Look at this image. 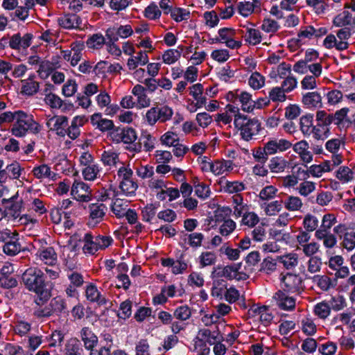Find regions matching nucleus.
I'll return each instance as SVG.
<instances>
[{
	"label": "nucleus",
	"instance_id": "obj_40",
	"mask_svg": "<svg viewBox=\"0 0 355 355\" xmlns=\"http://www.w3.org/2000/svg\"><path fill=\"white\" fill-rule=\"evenodd\" d=\"M181 51L178 49H168L164 51L162 59L165 64H171L175 62L181 56Z\"/></svg>",
	"mask_w": 355,
	"mask_h": 355
},
{
	"label": "nucleus",
	"instance_id": "obj_15",
	"mask_svg": "<svg viewBox=\"0 0 355 355\" xmlns=\"http://www.w3.org/2000/svg\"><path fill=\"white\" fill-rule=\"evenodd\" d=\"M235 101H239L241 104L242 110L245 112H252L256 107V101L252 100V95L246 92L236 94Z\"/></svg>",
	"mask_w": 355,
	"mask_h": 355
},
{
	"label": "nucleus",
	"instance_id": "obj_30",
	"mask_svg": "<svg viewBox=\"0 0 355 355\" xmlns=\"http://www.w3.org/2000/svg\"><path fill=\"white\" fill-rule=\"evenodd\" d=\"M84 241L85 245L83 248L84 253L94 254L98 250H99L97 244H96V239L92 234H86Z\"/></svg>",
	"mask_w": 355,
	"mask_h": 355
},
{
	"label": "nucleus",
	"instance_id": "obj_49",
	"mask_svg": "<svg viewBox=\"0 0 355 355\" xmlns=\"http://www.w3.org/2000/svg\"><path fill=\"white\" fill-rule=\"evenodd\" d=\"M87 46L91 49H99L105 44V37L102 34H94L87 40Z\"/></svg>",
	"mask_w": 355,
	"mask_h": 355
},
{
	"label": "nucleus",
	"instance_id": "obj_58",
	"mask_svg": "<svg viewBox=\"0 0 355 355\" xmlns=\"http://www.w3.org/2000/svg\"><path fill=\"white\" fill-rule=\"evenodd\" d=\"M127 207L125 202L123 203L120 199H116L112 205V211L117 217L121 218L125 216Z\"/></svg>",
	"mask_w": 355,
	"mask_h": 355
},
{
	"label": "nucleus",
	"instance_id": "obj_54",
	"mask_svg": "<svg viewBox=\"0 0 355 355\" xmlns=\"http://www.w3.org/2000/svg\"><path fill=\"white\" fill-rule=\"evenodd\" d=\"M159 203L147 205L141 211L143 220L149 222L155 215Z\"/></svg>",
	"mask_w": 355,
	"mask_h": 355
},
{
	"label": "nucleus",
	"instance_id": "obj_56",
	"mask_svg": "<svg viewBox=\"0 0 355 355\" xmlns=\"http://www.w3.org/2000/svg\"><path fill=\"white\" fill-rule=\"evenodd\" d=\"M171 17L176 21L187 20L190 17V12L181 8H175L171 12Z\"/></svg>",
	"mask_w": 355,
	"mask_h": 355
},
{
	"label": "nucleus",
	"instance_id": "obj_44",
	"mask_svg": "<svg viewBox=\"0 0 355 355\" xmlns=\"http://www.w3.org/2000/svg\"><path fill=\"white\" fill-rule=\"evenodd\" d=\"M228 313L229 312H218V313H215L214 312H209V313L205 314L202 318L201 320L205 326H210L218 322L220 316L225 315Z\"/></svg>",
	"mask_w": 355,
	"mask_h": 355
},
{
	"label": "nucleus",
	"instance_id": "obj_17",
	"mask_svg": "<svg viewBox=\"0 0 355 355\" xmlns=\"http://www.w3.org/2000/svg\"><path fill=\"white\" fill-rule=\"evenodd\" d=\"M336 218L334 214L324 215L320 227L315 231V236L323 237L324 234L329 233L330 229L336 223Z\"/></svg>",
	"mask_w": 355,
	"mask_h": 355
},
{
	"label": "nucleus",
	"instance_id": "obj_29",
	"mask_svg": "<svg viewBox=\"0 0 355 355\" xmlns=\"http://www.w3.org/2000/svg\"><path fill=\"white\" fill-rule=\"evenodd\" d=\"M354 172L348 166H342L336 171V177L343 183H347L354 179Z\"/></svg>",
	"mask_w": 355,
	"mask_h": 355
},
{
	"label": "nucleus",
	"instance_id": "obj_36",
	"mask_svg": "<svg viewBox=\"0 0 355 355\" xmlns=\"http://www.w3.org/2000/svg\"><path fill=\"white\" fill-rule=\"evenodd\" d=\"M302 330L306 335L313 336L316 333V325L310 315H307L302 320Z\"/></svg>",
	"mask_w": 355,
	"mask_h": 355
},
{
	"label": "nucleus",
	"instance_id": "obj_45",
	"mask_svg": "<svg viewBox=\"0 0 355 355\" xmlns=\"http://www.w3.org/2000/svg\"><path fill=\"white\" fill-rule=\"evenodd\" d=\"M342 245L347 250H352L355 248V232L351 230L344 233Z\"/></svg>",
	"mask_w": 355,
	"mask_h": 355
},
{
	"label": "nucleus",
	"instance_id": "obj_25",
	"mask_svg": "<svg viewBox=\"0 0 355 355\" xmlns=\"http://www.w3.org/2000/svg\"><path fill=\"white\" fill-rule=\"evenodd\" d=\"M81 338L85 348L87 349L92 350L98 342L96 336L87 327H84L82 329Z\"/></svg>",
	"mask_w": 355,
	"mask_h": 355
},
{
	"label": "nucleus",
	"instance_id": "obj_60",
	"mask_svg": "<svg viewBox=\"0 0 355 355\" xmlns=\"http://www.w3.org/2000/svg\"><path fill=\"white\" fill-rule=\"evenodd\" d=\"M137 138L136 131L133 128H122V142L127 144H131L136 141Z\"/></svg>",
	"mask_w": 355,
	"mask_h": 355
},
{
	"label": "nucleus",
	"instance_id": "obj_39",
	"mask_svg": "<svg viewBox=\"0 0 355 355\" xmlns=\"http://www.w3.org/2000/svg\"><path fill=\"white\" fill-rule=\"evenodd\" d=\"M119 187L126 196H131L135 193L138 186L133 179H130L127 181H121Z\"/></svg>",
	"mask_w": 355,
	"mask_h": 355
},
{
	"label": "nucleus",
	"instance_id": "obj_12",
	"mask_svg": "<svg viewBox=\"0 0 355 355\" xmlns=\"http://www.w3.org/2000/svg\"><path fill=\"white\" fill-rule=\"evenodd\" d=\"M85 293L88 300L96 302L98 305H107V304H111V302L107 300L105 297L101 295L96 286L92 284L87 286ZM105 309H109V306H105Z\"/></svg>",
	"mask_w": 355,
	"mask_h": 355
},
{
	"label": "nucleus",
	"instance_id": "obj_8",
	"mask_svg": "<svg viewBox=\"0 0 355 355\" xmlns=\"http://www.w3.org/2000/svg\"><path fill=\"white\" fill-rule=\"evenodd\" d=\"M89 217L88 225L94 226L103 220L107 208L104 204L98 202L89 205Z\"/></svg>",
	"mask_w": 355,
	"mask_h": 355
},
{
	"label": "nucleus",
	"instance_id": "obj_4",
	"mask_svg": "<svg viewBox=\"0 0 355 355\" xmlns=\"http://www.w3.org/2000/svg\"><path fill=\"white\" fill-rule=\"evenodd\" d=\"M234 125L238 128L242 139L250 141L257 135L261 129V122L256 118H250L245 115H238L234 121Z\"/></svg>",
	"mask_w": 355,
	"mask_h": 355
},
{
	"label": "nucleus",
	"instance_id": "obj_63",
	"mask_svg": "<svg viewBox=\"0 0 355 355\" xmlns=\"http://www.w3.org/2000/svg\"><path fill=\"white\" fill-rule=\"evenodd\" d=\"M224 191L229 193H238L245 189V185L242 182H229L225 183L223 187Z\"/></svg>",
	"mask_w": 355,
	"mask_h": 355
},
{
	"label": "nucleus",
	"instance_id": "obj_41",
	"mask_svg": "<svg viewBox=\"0 0 355 355\" xmlns=\"http://www.w3.org/2000/svg\"><path fill=\"white\" fill-rule=\"evenodd\" d=\"M297 190L301 196L306 197L315 190V183L304 180L297 187Z\"/></svg>",
	"mask_w": 355,
	"mask_h": 355
},
{
	"label": "nucleus",
	"instance_id": "obj_47",
	"mask_svg": "<svg viewBox=\"0 0 355 355\" xmlns=\"http://www.w3.org/2000/svg\"><path fill=\"white\" fill-rule=\"evenodd\" d=\"M245 40L252 45H256L261 42V35L259 30L254 28H247L245 35Z\"/></svg>",
	"mask_w": 355,
	"mask_h": 355
},
{
	"label": "nucleus",
	"instance_id": "obj_20",
	"mask_svg": "<svg viewBox=\"0 0 355 355\" xmlns=\"http://www.w3.org/2000/svg\"><path fill=\"white\" fill-rule=\"evenodd\" d=\"M21 93L28 96L36 94L40 87L38 82L35 80V76H30L28 78L21 80Z\"/></svg>",
	"mask_w": 355,
	"mask_h": 355
},
{
	"label": "nucleus",
	"instance_id": "obj_1",
	"mask_svg": "<svg viewBox=\"0 0 355 355\" xmlns=\"http://www.w3.org/2000/svg\"><path fill=\"white\" fill-rule=\"evenodd\" d=\"M22 282L26 288L37 294L35 300L38 305L45 304L51 296V286L46 283L43 272L37 268H29L23 273Z\"/></svg>",
	"mask_w": 355,
	"mask_h": 355
},
{
	"label": "nucleus",
	"instance_id": "obj_33",
	"mask_svg": "<svg viewBox=\"0 0 355 355\" xmlns=\"http://www.w3.org/2000/svg\"><path fill=\"white\" fill-rule=\"evenodd\" d=\"M279 261L287 270L295 268L298 263L297 255L294 253H290L284 256L278 257Z\"/></svg>",
	"mask_w": 355,
	"mask_h": 355
},
{
	"label": "nucleus",
	"instance_id": "obj_16",
	"mask_svg": "<svg viewBox=\"0 0 355 355\" xmlns=\"http://www.w3.org/2000/svg\"><path fill=\"white\" fill-rule=\"evenodd\" d=\"M234 168V164L231 160H215L213 162L212 173L215 175H220L228 173Z\"/></svg>",
	"mask_w": 355,
	"mask_h": 355
},
{
	"label": "nucleus",
	"instance_id": "obj_34",
	"mask_svg": "<svg viewBox=\"0 0 355 355\" xmlns=\"http://www.w3.org/2000/svg\"><path fill=\"white\" fill-rule=\"evenodd\" d=\"M33 175L38 179L53 178L55 173L51 171V168L46 164L35 167L33 171Z\"/></svg>",
	"mask_w": 355,
	"mask_h": 355
},
{
	"label": "nucleus",
	"instance_id": "obj_22",
	"mask_svg": "<svg viewBox=\"0 0 355 355\" xmlns=\"http://www.w3.org/2000/svg\"><path fill=\"white\" fill-rule=\"evenodd\" d=\"M83 352L81 343L76 338L69 339L64 347V354L66 355H80Z\"/></svg>",
	"mask_w": 355,
	"mask_h": 355
},
{
	"label": "nucleus",
	"instance_id": "obj_37",
	"mask_svg": "<svg viewBox=\"0 0 355 355\" xmlns=\"http://www.w3.org/2000/svg\"><path fill=\"white\" fill-rule=\"evenodd\" d=\"M302 205V200L297 196H290L284 202L285 208L292 211L300 210Z\"/></svg>",
	"mask_w": 355,
	"mask_h": 355
},
{
	"label": "nucleus",
	"instance_id": "obj_3",
	"mask_svg": "<svg viewBox=\"0 0 355 355\" xmlns=\"http://www.w3.org/2000/svg\"><path fill=\"white\" fill-rule=\"evenodd\" d=\"M349 112L348 107H343L336 110L334 113H328L324 110H319L316 112L315 120L319 125L328 128L331 124L337 125L339 128L343 127L345 122H349L347 114Z\"/></svg>",
	"mask_w": 355,
	"mask_h": 355
},
{
	"label": "nucleus",
	"instance_id": "obj_6",
	"mask_svg": "<svg viewBox=\"0 0 355 355\" xmlns=\"http://www.w3.org/2000/svg\"><path fill=\"white\" fill-rule=\"evenodd\" d=\"M71 194L78 201L89 202L92 197V190L87 184L76 180L71 186Z\"/></svg>",
	"mask_w": 355,
	"mask_h": 355
},
{
	"label": "nucleus",
	"instance_id": "obj_38",
	"mask_svg": "<svg viewBox=\"0 0 355 355\" xmlns=\"http://www.w3.org/2000/svg\"><path fill=\"white\" fill-rule=\"evenodd\" d=\"M54 70L53 64L49 60H42L39 64L37 73L40 78L45 79Z\"/></svg>",
	"mask_w": 355,
	"mask_h": 355
},
{
	"label": "nucleus",
	"instance_id": "obj_50",
	"mask_svg": "<svg viewBox=\"0 0 355 355\" xmlns=\"http://www.w3.org/2000/svg\"><path fill=\"white\" fill-rule=\"evenodd\" d=\"M286 93L281 87H273L269 92V98L273 102H284L286 99Z\"/></svg>",
	"mask_w": 355,
	"mask_h": 355
},
{
	"label": "nucleus",
	"instance_id": "obj_51",
	"mask_svg": "<svg viewBox=\"0 0 355 355\" xmlns=\"http://www.w3.org/2000/svg\"><path fill=\"white\" fill-rule=\"evenodd\" d=\"M99 173V168L97 165L92 164L85 166L82 171L83 175L86 180H94Z\"/></svg>",
	"mask_w": 355,
	"mask_h": 355
},
{
	"label": "nucleus",
	"instance_id": "obj_7",
	"mask_svg": "<svg viewBox=\"0 0 355 355\" xmlns=\"http://www.w3.org/2000/svg\"><path fill=\"white\" fill-rule=\"evenodd\" d=\"M46 125L50 130L55 131L57 135L64 137L67 134L68 118L66 116H52L47 121Z\"/></svg>",
	"mask_w": 355,
	"mask_h": 355
},
{
	"label": "nucleus",
	"instance_id": "obj_46",
	"mask_svg": "<svg viewBox=\"0 0 355 355\" xmlns=\"http://www.w3.org/2000/svg\"><path fill=\"white\" fill-rule=\"evenodd\" d=\"M101 161L106 166H114L119 162V155L112 151H104L101 155Z\"/></svg>",
	"mask_w": 355,
	"mask_h": 355
},
{
	"label": "nucleus",
	"instance_id": "obj_62",
	"mask_svg": "<svg viewBox=\"0 0 355 355\" xmlns=\"http://www.w3.org/2000/svg\"><path fill=\"white\" fill-rule=\"evenodd\" d=\"M277 192V189L274 186H266L261 190L259 197L262 200H269L275 198Z\"/></svg>",
	"mask_w": 355,
	"mask_h": 355
},
{
	"label": "nucleus",
	"instance_id": "obj_26",
	"mask_svg": "<svg viewBox=\"0 0 355 355\" xmlns=\"http://www.w3.org/2000/svg\"><path fill=\"white\" fill-rule=\"evenodd\" d=\"M333 23L337 27H349L352 23V15L347 10H345L335 17Z\"/></svg>",
	"mask_w": 355,
	"mask_h": 355
},
{
	"label": "nucleus",
	"instance_id": "obj_21",
	"mask_svg": "<svg viewBox=\"0 0 355 355\" xmlns=\"http://www.w3.org/2000/svg\"><path fill=\"white\" fill-rule=\"evenodd\" d=\"M146 89L141 85H136L132 90V93L137 97V103L141 107H147L150 105V100L146 94Z\"/></svg>",
	"mask_w": 355,
	"mask_h": 355
},
{
	"label": "nucleus",
	"instance_id": "obj_14",
	"mask_svg": "<svg viewBox=\"0 0 355 355\" xmlns=\"http://www.w3.org/2000/svg\"><path fill=\"white\" fill-rule=\"evenodd\" d=\"M302 102L308 108H320L322 106V96L317 92H307L304 94Z\"/></svg>",
	"mask_w": 355,
	"mask_h": 355
},
{
	"label": "nucleus",
	"instance_id": "obj_19",
	"mask_svg": "<svg viewBox=\"0 0 355 355\" xmlns=\"http://www.w3.org/2000/svg\"><path fill=\"white\" fill-rule=\"evenodd\" d=\"M37 255L41 261L48 265H53L57 261V254L52 247L40 249Z\"/></svg>",
	"mask_w": 355,
	"mask_h": 355
},
{
	"label": "nucleus",
	"instance_id": "obj_27",
	"mask_svg": "<svg viewBox=\"0 0 355 355\" xmlns=\"http://www.w3.org/2000/svg\"><path fill=\"white\" fill-rule=\"evenodd\" d=\"M10 200L11 205L8 209V214L13 218H17L21 214L23 208V200L21 199L17 200V196L12 197Z\"/></svg>",
	"mask_w": 355,
	"mask_h": 355
},
{
	"label": "nucleus",
	"instance_id": "obj_57",
	"mask_svg": "<svg viewBox=\"0 0 355 355\" xmlns=\"http://www.w3.org/2000/svg\"><path fill=\"white\" fill-rule=\"evenodd\" d=\"M306 3L317 15L324 13L326 10L327 4L324 0H306Z\"/></svg>",
	"mask_w": 355,
	"mask_h": 355
},
{
	"label": "nucleus",
	"instance_id": "obj_23",
	"mask_svg": "<svg viewBox=\"0 0 355 355\" xmlns=\"http://www.w3.org/2000/svg\"><path fill=\"white\" fill-rule=\"evenodd\" d=\"M288 164V162L284 157L276 156L270 160L268 168L273 173H280L287 168Z\"/></svg>",
	"mask_w": 355,
	"mask_h": 355
},
{
	"label": "nucleus",
	"instance_id": "obj_9",
	"mask_svg": "<svg viewBox=\"0 0 355 355\" xmlns=\"http://www.w3.org/2000/svg\"><path fill=\"white\" fill-rule=\"evenodd\" d=\"M196 339L205 347L206 343L209 345H214L216 343L220 342L223 338L220 335L218 329L211 332L209 329H202L199 330Z\"/></svg>",
	"mask_w": 355,
	"mask_h": 355
},
{
	"label": "nucleus",
	"instance_id": "obj_13",
	"mask_svg": "<svg viewBox=\"0 0 355 355\" xmlns=\"http://www.w3.org/2000/svg\"><path fill=\"white\" fill-rule=\"evenodd\" d=\"M273 300L281 309L291 310L295 307V300L282 291L277 292L273 296Z\"/></svg>",
	"mask_w": 355,
	"mask_h": 355
},
{
	"label": "nucleus",
	"instance_id": "obj_42",
	"mask_svg": "<svg viewBox=\"0 0 355 355\" xmlns=\"http://www.w3.org/2000/svg\"><path fill=\"white\" fill-rule=\"evenodd\" d=\"M238 10L239 13L244 17L250 15L253 12L260 11L254 6L253 3L250 1L239 2L238 4Z\"/></svg>",
	"mask_w": 355,
	"mask_h": 355
},
{
	"label": "nucleus",
	"instance_id": "obj_64",
	"mask_svg": "<svg viewBox=\"0 0 355 355\" xmlns=\"http://www.w3.org/2000/svg\"><path fill=\"white\" fill-rule=\"evenodd\" d=\"M161 15V11L158 6L153 3H150L144 11V16L149 19H156L159 18Z\"/></svg>",
	"mask_w": 355,
	"mask_h": 355
},
{
	"label": "nucleus",
	"instance_id": "obj_59",
	"mask_svg": "<svg viewBox=\"0 0 355 355\" xmlns=\"http://www.w3.org/2000/svg\"><path fill=\"white\" fill-rule=\"evenodd\" d=\"M67 277L70 281V285L74 287H80L84 283L83 275L77 271H73L71 268L67 272Z\"/></svg>",
	"mask_w": 355,
	"mask_h": 355
},
{
	"label": "nucleus",
	"instance_id": "obj_48",
	"mask_svg": "<svg viewBox=\"0 0 355 355\" xmlns=\"http://www.w3.org/2000/svg\"><path fill=\"white\" fill-rule=\"evenodd\" d=\"M3 250L7 255L14 256L21 251V245L17 242V240H11L10 241L6 242V243L4 244Z\"/></svg>",
	"mask_w": 355,
	"mask_h": 355
},
{
	"label": "nucleus",
	"instance_id": "obj_52",
	"mask_svg": "<svg viewBox=\"0 0 355 355\" xmlns=\"http://www.w3.org/2000/svg\"><path fill=\"white\" fill-rule=\"evenodd\" d=\"M313 116L311 115H305L300 119V129L304 135H310L311 130L313 127Z\"/></svg>",
	"mask_w": 355,
	"mask_h": 355
},
{
	"label": "nucleus",
	"instance_id": "obj_11",
	"mask_svg": "<svg viewBox=\"0 0 355 355\" xmlns=\"http://www.w3.org/2000/svg\"><path fill=\"white\" fill-rule=\"evenodd\" d=\"M282 280L285 288L290 292L298 291L302 283V277L300 275L290 272L284 275Z\"/></svg>",
	"mask_w": 355,
	"mask_h": 355
},
{
	"label": "nucleus",
	"instance_id": "obj_32",
	"mask_svg": "<svg viewBox=\"0 0 355 355\" xmlns=\"http://www.w3.org/2000/svg\"><path fill=\"white\" fill-rule=\"evenodd\" d=\"M59 35L60 33L57 30L48 29L44 31L39 38L49 44L55 46Z\"/></svg>",
	"mask_w": 355,
	"mask_h": 355
},
{
	"label": "nucleus",
	"instance_id": "obj_28",
	"mask_svg": "<svg viewBox=\"0 0 355 355\" xmlns=\"http://www.w3.org/2000/svg\"><path fill=\"white\" fill-rule=\"evenodd\" d=\"M84 44L80 42H75L71 43V64L72 66H76L78 62L81 60L83 55V51L84 49Z\"/></svg>",
	"mask_w": 355,
	"mask_h": 355
},
{
	"label": "nucleus",
	"instance_id": "obj_55",
	"mask_svg": "<svg viewBox=\"0 0 355 355\" xmlns=\"http://www.w3.org/2000/svg\"><path fill=\"white\" fill-rule=\"evenodd\" d=\"M277 262L276 260L272 257H268L263 259L261 263L260 271L264 272L266 274H270L276 270Z\"/></svg>",
	"mask_w": 355,
	"mask_h": 355
},
{
	"label": "nucleus",
	"instance_id": "obj_53",
	"mask_svg": "<svg viewBox=\"0 0 355 355\" xmlns=\"http://www.w3.org/2000/svg\"><path fill=\"white\" fill-rule=\"evenodd\" d=\"M264 83L265 78L258 72L252 73L248 80L250 86L254 89L262 87Z\"/></svg>",
	"mask_w": 355,
	"mask_h": 355
},
{
	"label": "nucleus",
	"instance_id": "obj_35",
	"mask_svg": "<svg viewBox=\"0 0 355 355\" xmlns=\"http://www.w3.org/2000/svg\"><path fill=\"white\" fill-rule=\"evenodd\" d=\"M227 289V283L223 279H214L211 288V295L213 296L222 297Z\"/></svg>",
	"mask_w": 355,
	"mask_h": 355
},
{
	"label": "nucleus",
	"instance_id": "obj_43",
	"mask_svg": "<svg viewBox=\"0 0 355 355\" xmlns=\"http://www.w3.org/2000/svg\"><path fill=\"white\" fill-rule=\"evenodd\" d=\"M318 218L311 214H307L303 220V225L305 230L308 232L316 231L318 227Z\"/></svg>",
	"mask_w": 355,
	"mask_h": 355
},
{
	"label": "nucleus",
	"instance_id": "obj_61",
	"mask_svg": "<svg viewBox=\"0 0 355 355\" xmlns=\"http://www.w3.org/2000/svg\"><path fill=\"white\" fill-rule=\"evenodd\" d=\"M216 261V254L211 252H204L200 256V263L202 267L214 265Z\"/></svg>",
	"mask_w": 355,
	"mask_h": 355
},
{
	"label": "nucleus",
	"instance_id": "obj_18",
	"mask_svg": "<svg viewBox=\"0 0 355 355\" xmlns=\"http://www.w3.org/2000/svg\"><path fill=\"white\" fill-rule=\"evenodd\" d=\"M59 25L67 29L76 28L79 27L81 20L76 15H66L58 19Z\"/></svg>",
	"mask_w": 355,
	"mask_h": 355
},
{
	"label": "nucleus",
	"instance_id": "obj_31",
	"mask_svg": "<svg viewBox=\"0 0 355 355\" xmlns=\"http://www.w3.org/2000/svg\"><path fill=\"white\" fill-rule=\"evenodd\" d=\"M324 46L327 49L335 47L338 51H344L347 49V44L338 42L334 35L330 34L326 37L323 42Z\"/></svg>",
	"mask_w": 355,
	"mask_h": 355
},
{
	"label": "nucleus",
	"instance_id": "obj_5",
	"mask_svg": "<svg viewBox=\"0 0 355 355\" xmlns=\"http://www.w3.org/2000/svg\"><path fill=\"white\" fill-rule=\"evenodd\" d=\"M173 114V110L168 106H155L146 112L145 117L147 123L153 125L157 121L164 123L170 120Z\"/></svg>",
	"mask_w": 355,
	"mask_h": 355
},
{
	"label": "nucleus",
	"instance_id": "obj_10",
	"mask_svg": "<svg viewBox=\"0 0 355 355\" xmlns=\"http://www.w3.org/2000/svg\"><path fill=\"white\" fill-rule=\"evenodd\" d=\"M312 282L320 291L328 292L336 288L338 280L327 275H317L312 278Z\"/></svg>",
	"mask_w": 355,
	"mask_h": 355
},
{
	"label": "nucleus",
	"instance_id": "obj_24",
	"mask_svg": "<svg viewBox=\"0 0 355 355\" xmlns=\"http://www.w3.org/2000/svg\"><path fill=\"white\" fill-rule=\"evenodd\" d=\"M23 171L24 168L21 167L18 162H15L10 164L7 165L4 171L6 175L5 182H6L8 179H18Z\"/></svg>",
	"mask_w": 355,
	"mask_h": 355
},
{
	"label": "nucleus",
	"instance_id": "obj_2",
	"mask_svg": "<svg viewBox=\"0 0 355 355\" xmlns=\"http://www.w3.org/2000/svg\"><path fill=\"white\" fill-rule=\"evenodd\" d=\"M40 131V125L33 119L31 114L19 110L17 120L13 123L11 132L15 137H24L27 133L37 134Z\"/></svg>",
	"mask_w": 355,
	"mask_h": 355
}]
</instances>
